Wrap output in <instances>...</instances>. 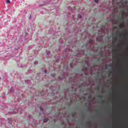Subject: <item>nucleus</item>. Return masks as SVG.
<instances>
[{"label":"nucleus","instance_id":"1","mask_svg":"<svg viewBox=\"0 0 128 128\" xmlns=\"http://www.w3.org/2000/svg\"><path fill=\"white\" fill-rule=\"evenodd\" d=\"M76 46V39H74L71 42H70V44L68 45V48H67L66 50L64 52V54H65L66 56L65 58H72V62L70 64V68H74V66H76V62H78V59L76 58H80L82 56H84L86 54V50L82 49L81 50H78L76 51V54L74 55L73 56H70V53H68V52H72V50L70 48V46Z\"/></svg>","mask_w":128,"mask_h":128},{"label":"nucleus","instance_id":"2","mask_svg":"<svg viewBox=\"0 0 128 128\" xmlns=\"http://www.w3.org/2000/svg\"><path fill=\"white\" fill-rule=\"evenodd\" d=\"M96 40L97 42H98L100 44H102V42L104 44L101 47L100 51L99 53L100 58H102V56H104V52H107L108 54H110V44L112 42V37H110V36H106V44L104 42V38L102 36L96 38Z\"/></svg>","mask_w":128,"mask_h":128},{"label":"nucleus","instance_id":"3","mask_svg":"<svg viewBox=\"0 0 128 128\" xmlns=\"http://www.w3.org/2000/svg\"><path fill=\"white\" fill-rule=\"evenodd\" d=\"M7 96H14V102H15V104H18V102H20V98H22L24 96V94H20V96H20V93H18V92H14V87H11L8 88Z\"/></svg>","mask_w":128,"mask_h":128},{"label":"nucleus","instance_id":"4","mask_svg":"<svg viewBox=\"0 0 128 128\" xmlns=\"http://www.w3.org/2000/svg\"><path fill=\"white\" fill-rule=\"evenodd\" d=\"M30 92L32 94V98L31 100V102H28V106H34V103L32 102V100L34 98V96H44V92L42 91V92H39L38 94H36V92H38V91L36 92V90H33V92L30 90Z\"/></svg>","mask_w":128,"mask_h":128},{"label":"nucleus","instance_id":"5","mask_svg":"<svg viewBox=\"0 0 128 128\" xmlns=\"http://www.w3.org/2000/svg\"><path fill=\"white\" fill-rule=\"evenodd\" d=\"M88 44H87L86 48H88V46H90V48H91V50H94V52H98V48H96V49H94V47H92V39H89V40L88 41Z\"/></svg>","mask_w":128,"mask_h":128},{"label":"nucleus","instance_id":"6","mask_svg":"<svg viewBox=\"0 0 128 128\" xmlns=\"http://www.w3.org/2000/svg\"><path fill=\"white\" fill-rule=\"evenodd\" d=\"M28 120H30V122H28V124L32 126H36V122H34V120L32 118V115L28 116Z\"/></svg>","mask_w":128,"mask_h":128},{"label":"nucleus","instance_id":"7","mask_svg":"<svg viewBox=\"0 0 128 128\" xmlns=\"http://www.w3.org/2000/svg\"><path fill=\"white\" fill-rule=\"evenodd\" d=\"M72 18L74 20L73 23L76 24V22H78V18H80V20L82 18V14H78L77 16V18H76V16L74 15L72 16Z\"/></svg>","mask_w":128,"mask_h":128},{"label":"nucleus","instance_id":"8","mask_svg":"<svg viewBox=\"0 0 128 128\" xmlns=\"http://www.w3.org/2000/svg\"><path fill=\"white\" fill-rule=\"evenodd\" d=\"M47 72H48V70H45L44 71H42V73L37 74L36 76V80H40V78H42V74H46Z\"/></svg>","mask_w":128,"mask_h":128},{"label":"nucleus","instance_id":"9","mask_svg":"<svg viewBox=\"0 0 128 128\" xmlns=\"http://www.w3.org/2000/svg\"><path fill=\"white\" fill-rule=\"evenodd\" d=\"M22 108H20L18 110L14 109V112H8V114H18V112L22 114Z\"/></svg>","mask_w":128,"mask_h":128},{"label":"nucleus","instance_id":"10","mask_svg":"<svg viewBox=\"0 0 128 128\" xmlns=\"http://www.w3.org/2000/svg\"><path fill=\"white\" fill-rule=\"evenodd\" d=\"M122 20H124V17H121L120 18V22L119 25L120 28H124V23H122Z\"/></svg>","mask_w":128,"mask_h":128},{"label":"nucleus","instance_id":"11","mask_svg":"<svg viewBox=\"0 0 128 128\" xmlns=\"http://www.w3.org/2000/svg\"><path fill=\"white\" fill-rule=\"evenodd\" d=\"M28 34L26 32H23L22 38H24V40H28Z\"/></svg>","mask_w":128,"mask_h":128},{"label":"nucleus","instance_id":"12","mask_svg":"<svg viewBox=\"0 0 128 128\" xmlns=\"http://www.w3.org/2000/svg\"><path fill=\"white\" fill-rule=\"evenodd\" d=\"M108 66H108V64H106L102 66V70H105V72H106V70H108Z\"/></svg>","mask_w":128,"mask_h":128},{"label":"nucleus","instance_id":"13","mask_svg":"<svg viewBox=\"0 0 128 128\" xmlns=\"http://www.w3.org/2000/svg\"><path fill=\"white\" fill-rule=\"evenodd\" d=\"M34 58L32 56L29 57L28 62L27 63V66H28L29 64H32V60Z\"/></svg>","mask_w":128,"mask_h":128},{"label":"nucleus","instance_id":"14","mask_svg":"<svg viewBox=\"0 0 128 128\" xmlns=\"http://www.w3.org/2000/svg\"><path fill=\"white\" fill-rule=\"evenodd\" d=\"M64 78H66V75L64 74H62V76H60L58 77V80H64Z\"/></svg>","mask_w":128,"mask_h":128},{"label":"nucleus","instance_id":"15","mask_svg":"<svg viewBox=\"0 0 128 128\" xmlns=\"http://www.w3.org/2000/svg\"><path fill=\"white\" fill-rule=\"evenodd\" d=\"M46 54L47 58H50V56H52V55L50 54V52L48 51V50H46Z\"/></svg>","mask_w":128,"mask_h":128},{"label":"nucleus","instance_id":"16","mask_svg":"<svg viewBox=\"0 0 128 128\" xmlns=\"http://www.w3.org/2000/svg\"><path fill=\"white\" fill-rule=\"evenodd\" d=\"M68 70V65L65 64L63 66V72H64L66 70L67 72V70Z\"/></svg>","mask_w":128,"mask_h":128},{"label":"nucleus","instance_id":"17","mask_svg":"<svg viewBox=\"0 0 128 128\" xmlns=\"http://www.w3.org/2000/svg\"><path fill=\"white\" fill-rule=\"evenodd\" d=\"M55 60H56V62H60V56H55L54 57Z\"/></svg>","mask_w":128,"mask_h":128},{"label":"nucleus","instance_id":"18","mask_svg":"<svg viewBox=\"0 0 128 128\" xmlns=\"http://www.w3.org/2000/svg\"><path fill=\"white\" fill-rule=\"evenodd\" d=\"M95 66H96V64H93L92 66L90 68V72H92V68H94Z\"/></svg>","mask_w":128,"mask_h":128},{"label":"nucleus","instance_id":"19","mask_svg":"<svg viewBox=\"0 0 128 128\" xmlns=\"http://www.w3.org/2000/svg\"><path fill=\"white\" fill-rule=\"evenodd\" d=\"M34 72V70L32 69V68H30V69L28 70V74H32V72Z\"/></svg>","mask_w":128,"mask_h":128},{"label":"nucleus","instance_id":"20","mask_svg":"<svg viewBox=\"0 0 128 128\" xmlns=\"http://www.w3.org/2000/svg\"><path fill=\"white\" fill-rule=\"evenodd\" d=\"M30 80H26L25 81L22 82V84H30Z\"/></svg>","mask_w":128,"mask_h":128},{"label":"nucleus","instance_id":"21","mask_svg":"<svg viewBox=\"0 0 128 128\" xmlns=\"http://www.w3.org/2000/svg\"><path fill=\"white\" fill-rule=\"evenodd\" d=\"M88 68H85V69H82V72H84V74H86V70H88Z\"/></svg>","mask_w":128,"mask_h":128},{"label":"nucleus","instance_id":"22","mask_svg":"<svg viewBox=\"0 0 128 128\" xmlns=\"http://www.w3.org/2000/svg\"><path fill=\"white\" fill-rule=\"evenodd\" d=\"M1 98H2L3 100H4L6 99V93H4L1 96Z\"/></svg>","mask_w":128,"mask_h":128},{"label":"nucleus","instance_id":"23","mask_svg":"<svg viewBox=\"0 0 128 128\" xmlns=\"http://www.w3.org/2000/svg\"><path fill=\"white\" fill-rule=\"evenodd\" d=\"M18 66L19 68H24V65H22L21 63L18 64Z\"/></svg>","mask_w":128,"mask_h":128},{"label":"nucleus","instance_id":"24","mask_svg":"<svg viewBox=\"0 0 128 128\" xmlns=\"http://www.w3.org/2000/svg\"><path fill=\"white\" fill-rule=\"evenodd\" d=\"M38 108H39L40 110H41L42 112H44V108H42V106H38Z\"/></svg>","mask_w":128,"mask_h":128},{"label":"nucleus","instance_id":"25","mask_svg":"<svg viewBox=\"0 0 128 128\" xmlns=\"http://www.w3.org/2000/svg\"><path fill=\"white\" fill-rule=\"evenodd\" d=\"M52 4V0H47V2L46 4Z\"/></svg>","mask_w":128,"mask_h":128},{"label":"nucleus","instance_id":"26","mask_svg":"<svg viewBox=\"0 0 128 128\" xmlns=\"http://www.w3.org/2000/svg\"><path fill=\"white\" fill-rule=\"evenodd\" d=\"M12 118H9L8 119V124H12Z\"/></svg>","mask_w":128,"mask_h":128},{"label":"nucleus","instance_id":"27","mask_svg":"<svg viewBox=\"0 0 128 128\" xmlns=\"http://www.w3.org/2000/svg\"><path fill=\"white\" fill-rule=\"evenodd\" d=\"M38 50L36 49V50H34V54L38 55Z\"/></svg>","mask_w":128,"mask_h":128},{"label":"nucleus","instance_id":"28","mask_svg":"<svg viewBox=\"0 0 128 128\" xmlns=\"http://www.w3.org/2000/svg\"><path fill=\"white\" fill-rule=\"evenodd\" d=\"M48 118H44V122H48Z\"/></svg>","mask_w":128,"mask_h":128},{"label":"nucleus","instance_id":"29","mask_svg":"<svg viewBox=\"0 0 128 128\" xmlns=\"http://www.w3.org/2000/svg\"><path fill=\"white\" fill-rule=\"evenodd\" d=\"M68 10H70V12H72V8L70 6L68 7Z\"/></svg>","mask_w":128,"mask_h":128},{"label":"nucleus","instance_id":"30","mask_svg":"<svg viewBox=\"0 0 128 128\" xmlns=\"http://www.w3.org/2000/svg\"><path fill=\"white\" fill-rule=\"evenodd\" d=\"M92 58H94V60H98V58H96V54L93 56Z\"/></svg>","mask_w":128,"mask_h":128},{"label":"nucleus","instance_id":"31","mask_svg":"<svg viewBox=\"0 0 128 128\" xmlns=\"http://www.w3.org/2000/svg\"><path fill=\"white\" fill-rule=\"evenodd\" d=\"M6 4H10V0H6Z\"/></svg>","mask_w":128,"mask_h":128},{"label":"nucleus","instance_id":"32","mask_svg":"<svg viewBox=\"0 0 128 128\" xmlns=\"http://www.w3.org/2000/svg\"><path fill=\"white\" fill-rule=\"evenodd\" d=\"M38 64V61H35V62H34V64Z\"/></svg>","mask_w":128,"mask_h":128},{"label":"nucleus","instance_id":"33","mask_svg":"<svg viewBox=\"0 0 128 128\" xmlns=\"http://www.w3.org/2000/svg\"><path fill=\"white\" fill-rule=\"evenodd\" d=\"M56 76V74H51V76H52V78H54Z\"/></svg>","mask_w":128,"mask_h":128},{"label":"nucleus","instance_id":"34","mask_svg":"<svg viewBox=\"0 0 128 128\" xmlns=\"http://www.w3.org/2000/svg\"><path fill=\"white\" fill-rule=\"evenodd\" d=\"M100 0H94V2H96V4H98V1H99Z\"/></svg>","mask_w":128,"mask_h":128},{"label":"nucleus","instance_id":"35","mask_svg":"<svg viewBox=\"0 0 128 128\" xmlns=\"http://www.w3.org/2000/svg\"><path fill=\"white\" fill-rule=\"evenodd\" d=\"M44 78H46V76L45 75L44 77V78H42V80H45Z\"/></svg>","mask_w":128,"mask_h":128},{"label":"nucleus","instance_id":"36","mask_svg":"<svg viewBox=\"0 0 128 128\" xmlns=\"http://www.w3.org/2000/svg\"><path fill=\"white\" fill-rule=\"evenodd\" d=\"M48 39V38H46V37H44V38H43V39H42V40L44 41V40H47Z\"/></svg>","mask_w":128,"mask_h":128},{"label":"nucleus","instance_id":"37","mask_svg":"<svg viewBox=\"0 0 128 128\" xmlns=\"http://www.w3.org/2000/svg\"><path fill=\"white\" fill-rule=\"evenodd\" d=\"M62 38H61V39L60 40V41H59L60 44H62Z\"/></svg>","mask_w":128,"mask_h":128},{"label":"nucleus","instance_id":"38","mask_svg":"<svg viewBox=\"0 0 128 128\" xmlns=\"http://www.w3.org/2000/svg\"><path fill=\"white\" fill-rule=\"evenodd\" d=\"M70 12H68V14L67 15V16L68 18V16H70Z\"/></svg>","mask_w":128,"mask_h":128},{"label":"nucleus","instance_id":"39","mask_svg":"<svg viewBox=\"0 0 128 128\" xmlns=\"http://www.w3.org/2000/svg\"><path fill=\"white\" fill-rule=\"evenodd\" d=\"M73 32H74V34H76V30H74Z\"/></svg>","mask_w":128,"mask_h":128},{"label":"nucleus","instance_id":"40","mask_svg":"<svg viewBox=\"0 0 128 128\" xmlns=\"http://www.w3.org/2000/svg\"><path fill=\"white\" fill-rule=\"evenodd\" d=\"M4 108L3 107V106H1V110H4Z\"/></svg>","mask_w":128,"mask_h":128},{"label":"nucleus","instance_id":"41","mask_svg":"<svg viewBox=\"0 0 128 128\" xmlns=\"http://www.w3.org/2000/svg\"><path fill=\"white\" fill-rule=\"evenodd\" d=\"M29 18H30V19L32 18V15H30V16Z\"/></svg>","mask_w":128,"mask_h":128},{"label":"nucleus","instance_id":"42","mask_svg":"<svg viewBox=\"0 0 128 128\" xmlns=\"http://www.w3.org/2000/svg\"><path fill=\"white\" fill-rule=\"evenodd\" d=\"M15 50H18V48H16Z\"/></svg>","mask_w":128,"mask_h":128},{"label":"nucleus","instance_id":"43","mask_svg":"<svg viewBox=\"0 0 128 128\" xmlns=\"http://www.w3.org/2000/svg\"><path fill=\"white\" fill-rule=\"evenodd\" d=\"M78 12H82V10H80V9H79V10H78Z\"/></svg>","mask_w":128,"mask_h":128},{"label":"nucleus","instance_id":"44","mask_svg":"<svg viewBox=\"0 0 128 128\" xmlns=\"http://www.w3.org/2000/svg\"><path fill=\"white\" fill-rule=\"evenodd\" d=\"M30 48H32V46H30Z\"/></svg>","mask_w":128,"mask_h":128},{"label":"nucleus","instance_id":"45","mask_svg":"<svg viewBox=\"0 0 128 128\" xmlns=\"http://www.w3.org/2000/svg\"><path fill=\"white\" fill-rule=\"evenodd\" d=\"M64 98H66V93L64 94Z\"/></svg>","mask_w":128,"mask_h":128},{"label":"nucleus","instance_id":"46","mask_svg":"<svg viewBox=\"0 0 128 128\" xmlns=\"http://www.w3.org/2000/svg\"><path fill=\"white\" fill-rule=\"evenodd\" d=\"M22 39L20 40V42H22Z\"/></svg>","mask_w":128,"mask_h":128},{"label":"nucleus","instance_id":"47","mask_svg":"<svg viewBox=\"0 0 128 128\" xmlns=\"http://www.w3.org/2000/svg\"><path fill=\"white\" fill-rule=\"evenodd\" d=\"M70 78H69V82H70Z\"/></svg>","mask_w":128,"mask_h":128},{"label":"nucleus","instance_id":"48","mask_svg":"<svg viewBox=\"0 0 128 128\" xmlns=\"http://www.w3.org/2000/svg\"><path fill=\"white\" fill-rule=\"evenodd\" d=\"M86 64H87V66H88V63L87 62Z\"/></svg>","mask_w":128,"mask_h":128},{"label":"nucleus","instance_id":"49","mask_svg":"<svg viewBox=\"0 0 128 128\" xmlns=\"http://www.w3.org/2000/svg\"><path fill=\"white\" fill-rule=\"evenodd\" d=\"M56 98H57V97H56V98H55V100H56Z\"/></svg>","mask_w":128,"mask_h":128},{"label":"nucleus","instance_id":"50","mask_svg":"<svg viewBox=\"0 0 128 128\" xmlns=\"http://www.w3.org/2000/svg\"><path fill=\"white\" fill-rule=\"evenodd\" d=\"M120 37L122 36V35H120Z\"/></svg>","mask_w":128,"mask_h":128},{"label":"nucleus","instance_id":"51","mask_svg":"<svg viewBox=\"0 0 128 128\" xmlns=\"http://www.w3.org/2000/svg\"><path fill=\"white\" fill-rule=\"evenodd\" d=\"M33 78H34V76Z\"/></svg>","mask_w":128,"mask_h":128},{"label":"nucleus","instance_id":"52","mask_svg":"<svg viewBox=\"0 0 128 128\" xmlns=\"http://www.w3.org/2000/svg\"><path fill=\"white\" fill-rule=\"evenodd\" d=\"M0 80H2V78H0Z\"/></svg>","mask_w":128,"mask_h":128},{"label":"nucleus","instance_id":"53","mask_svg":"<svg viewBox=\"0 0 128 128\" xmlns=\"http://www.w3.org/2000/svg\"><path fill=\"white\" fill-rule=\"evenodd\" d=\"M53 94H54V92H53Z\"/></svg>","mask_w":128,"mask_h":128},{"label":"nucleus","instance_id":"54","mask_svg":"<svg viewBox=\"0 0 128 128\" xmlns=\"http://www.w3.org/2000/svg\"><path fill=\"white\" fill-rule=\"evenodd\" d=\"M113 86H114V82H113Z\"/></svg>","mask_w":128,"mask_h":128}]
</instances>
